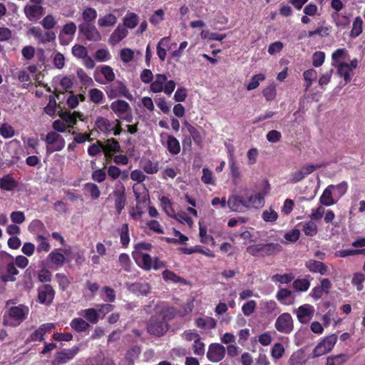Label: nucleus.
<instances>
[{"instance_id":"1","label":"nucleus","mask_w":365,"mask_h":365,"mask_svg":"<svg viewBox=\"0 0 365 365\" xmlns=\"http://www.w3.org/2000/svg\"><path fill=\"white\" fill-rule=\"evenodd\" d=\"M41 24L43 29L46 30H51L56 26L57 21L52 15L48 14L42 19ZM28 33L31 34L35 38L38 39L39 43L43 44L52 42L56 39L55 32L48 31L43 33V30L39 26L31 27L29 29Z\"/></svg>"},{"instance_id":"2","label":"nucleus","mask_w":365,"mask_h":365,"mask_svg":"<svg viewBox=\"0 0 365 365\" xmlns=\"http://www.w3.org/2000/svg\"><path fill=\"white\" fill-rule=\"evenodd\" d=\"M29 308L24 304L11 307L4 316L5 326L16 327L20 325L28 317Z\"/></svg>"},{"instance_id":"3","label":"nucleus","mask_w":365,"mask_h":365,"mask_svg":"<svg viewBox=\"0 0 365 365\" xmlns=\"http://www.w3.org/2000/svg\"><path fill=\"white\" fill-rule=\"evenodd\" d=\"M282 250L278 243L255 244L247 247L246 251L250 255L257 257H264L277 255Z\"/></svg>"},{"instance_id":"4","label":"nucleus","mask_w":365,"mask_h":365,"mask_svg":"<svg viewBox=\"0 0 365 365\" xmlns=\"http://www.w3.org/2000/svg\"><path fill=\"white\" fill-rule=\"evenodd\" d=\"M168 323L160 318V316H152L147 324L148 332L155 336H163L168 330Z\"/></svg>"},{"instance_id":"5","label":"nucleus","mask_w":365,"mask_h":365,"mask_svg":"<svg viewBox=\"0 0 365 365\" xmlns=\"http://www.w3.org/2000/svg\"><path fill=\"white\" fill-rule=\"evenodd\" d=\"M274 327L281 333L289 334L294 328L291 314L287 312L280 314L275 321Z\"/></svg>"},{"instance_id":"6","label":"nucleus","mask_w":365,"mask_h":365,"mask_svg":"<svg viewBox=\"0 0 365 365\" xmlns=\"http://www.w3.org/2000/svg\"><path fill=\"white\" fill-rule=\"evenodd\" d=\"M79 34L90 41H99L101 40V34L92 24H80L78 25Z\"/></svg>"},{"instance_id":"7","label":"nucleus","mask_w":365,"mask_h":365,"mask_svg":"<svg viewBox=\"0 0 365 365\" xmlns=\"http://www.w3.org/2000/svg\"><path fill=\"white\" fill-rule=\"evenodd\" d=\"M246 201L245 195H232L228 197L227 206L233 212H244L247 210H249Z\"/></svg>"},{"instance_id":"8","label":"nucleus","mask_w":365,"mask_h":365,"mask_svg":"<svg viewBox=\"0 0 365 365\" xmlns=\"http://www.w3.org/2000/svg\"><path fill=\"white\" fill-rule=\"evenodd\" d=\"M79 347L74 346L69 349H63L60 352H57L54 360L53 361V365H61L66 364L70 360L73 359L74 356L78 353Z\"/></svg>"},{"instance_id":"9","label":"nucleus","mask_w":365,"mask_h":365,"mask_svg":"<svg viewBox=\"0 0 365 365\" xmlns=\"http://www.w3.org/2000/svg\"><path fill=\"white\" fill-rule=\"evenodd\" d=\"M56 292L51 285L46 284L38 289V299L41 304L49 305L53 300Z\"/></svg>"},{"instance_id":"10","label":"nucleus","mask_w":365,"mask_h":365,"mask_svg":"<svg viewBox=\"0 0 365 365\" xmlns=\"http://www.w3.org/2000/svg\"><path fill=\"white\" fill-rule=\"evenodd\" d=\"M225 355V348L220 344L213 343L209 346L207 352V359L212 362L220 361Z\"/></svg>"},{"instance_id":"11","label":"nucleus","mask_w":365,"mask_h":365,"mask_svg":"<svg viewBox=\"0 0 365 365\" xmlns=\"http://www.w3.org/2000/svg\"><path fill=\"white\" fill-rule=\"evenodd\" d=\"M26 17L32 22H37L43 15L44 9L41 5L27 4L24 8Z\"/></svg>"},{"instance_id":"12","label":"nucleus","mask_w":365,"mask_h":365,"mask_svg":"<svg viewBox=\"0 0 365 365\" xmlns=\"http://www.w3.org/2000/svg\"><path fill=\"white\" fill-rule=\"evenodd\" d=\"M314 307L309 304L301 305L296 310L297 319L302 324H307L309 322L314 315Z\"/></svg>"},{"instance_id":"13","label":"nucleus","mask_w":365,"mask_h":365,"mask_svg":"<svg viewBox=\"0 0 365 365\" xmlns=\"http://www.w3.org/2000/svg\"><path fill=\"white\" fill-rule=\"evenodd\" d=\"M133 257L138 266L144 270L149 271L152 269L153 259L149 254L140 252L135 254L133 252Z\"/></svg>"},{"instance_id":"14","label":"nucleus","mask_w":365,"mask_h":365,"mask_svg":"<svg viewBox=\"0 0 365 365\" xmlns=\"http://www.w3.org/2000/svg\"><path fill=\"white\" fill-rule=\"evenodd\" d=\"M248 209L255 208L259 209L263 207L264 204V195L261 192H257L255 194H245Z\"/></svg>"},{"instance_id":"15","label":"nucleus","mask_w":365,"mask_h":365,"mask_svg":"<svg viewBox=\"0 0 365 365\" xmlns=\"http://www.w3.org/2000/svg\"><path fill=\"white\" fill-rule=\"evenodd\" d=\"M110 109L118 117L128 113L130 110L129 103L124 100H117L111 103Z\"/></svg>"},{"instance_id":"16","label":"nucleus","mask_w":365,"mask_h":365,"mask_svg":"<svg viewBox=\"0 0 365 365\" xmlns=\"http://www.w3.org/2000/svg\"><path fill=\"white\" fill-rule=\"evenodd\" d=\"M307 269L312 273H319L321 275H324L328 271V267L320 261L314 259H309L305 264Z\"/></svg>"},{"instance_id":"17","label":"nucleus","mask_w":365,"mask_h":365,"mask_svg":"<svg viewBox=\"0 0 365 365\" xmlns=\"http://www.w3.org/2000/svg\"><path fill=\"white\" fill-rule=\"evenodd\" d=\"M128 31L125 26L119 24L109 37L110 44L115 45L127 36Z\"/></svg>"},{"instance_id":"18","label":"nucleus","mask_w":365,"mask_h":365,"mask_svg":"<svg viewBox=\"0 0 365 365\" xmlns=\"http://www.w3.org/2000/svg\"><path fill=\"white\" fill-rule=\"evenodd\" d=\"M120 150V145L118 141L113 138H109L106 141V144H103V151L106 158H111L113 153H117Z\"/></svg>"},{"instance_id":"19","label":"nucleus","mask_w":365,"mask_h":365,"mask_svg":"<svg viewBox=\"0 0 365 365\" xmlns=\"http://www.w3.org/2000/svg\"><path fill=\"white\" fill-rule=\"evenodd\" d=\"M112 122L106 118L98 116L95 122L96 127L103 133L108 135L112 133Z\"/></svg>"},{"instance_id":"20","label":"nucleus","mask_w":365,"mask_h":365,"mask_svg":"<svg viewBox=\"0 0 365 365\" xmlns=\"http://www.w3.org/2000/svg\"><path fill=\"white\" fill-rule=\"evenodd\" d=\"M70 327L78 333L84 332L91 327L88 322L80 317L73 319L70 322Z\"/></svg>"},{"instance_id":"21","label":"nucleus","mask_w":365,"mask_h":365,"mask_svg":"<svg viewBox=\"0 0 365 365\" xmlns=\"http://www.w3.org/2000/svg\"><path fill=\"white\" fill-rule=\"evenodd\" d=\"M276 298L280 303L284 304H292L294 302L292 291L286 288H279L276 294Z\"/></svg>"},{"instance_id":"22","label":"nucleus","mask_w":365,"mask_h":365,"mask_svg":"<svg viewBox=\"0 0 365 365\" xmlns=\"http://www.w3.org/2000/svg\"><path fill=\"white\" fill-rule=\"evenodd\" d=\"M18 185L16 180L10 175H6L0 178V189L6 191H11Z\"/></svg>"},{"instance_id":"23","label":"nucleus","mask_w":365,"mask_h":365,"mask_svg":"<svg viewBox=\"0 0 365 365\" xmlns=\"http://www.w3.org/2000/svg\"><path fill=\"white\" fill-rule=\"evenodd\" d=\"M166 148L168 152L173 155H176L180 152V142L175 136L172 135H169L167 137Z\"/></svg>"},{"instance_id":"24","label":"nucleus","mask_w":365,"mask_h":365,"mask_svg":"<svg viewBox=\"0 0 365 365\" xmlns=\"http://www.w3.org/2000/svg\"><path fill=\"white\" fill-rule=\"evenodd\" d=\"M167 81L165 74H157L155 80L151 82L150 91L153 93H160L163 91L164 83Z\"/></svg>"},{"instance_id":"25","label":"nucleus","mask_w":365,"mask_h":365,"mask_svg":"<svg viewBox=\"0 0 365 365\" xmlns=\"http://www.w3.org/2000/svg\"><path fill=\"white\" fill-rule=\"evenodd\" d=\"M117 20L115 15L111 13L107 14L98 19V25L101 28L111 27L116 24Z\"/></svg>"},{"instance_id":"26","label":"nucleus","mask_w":365,"mask_h":365,"mask_svg":"<svg viewBox=\"0 0 365 365\" xmlns=\"http://www.w3.org/2000/svg\"><path fill=\"white\" fill-rule=\"evenodd\" d=\"M351 68L347 63H340L337 66V73L340 77L344 78V85L351 81Z\"/></svg>"},{"instance_id":"27","label":"nucleus","mask_w":365,"mask_h":365,"mask_svg":"<svg viewBox=\"0 0 365 365\" xmlns=\"http://www.w3.org/2000/svg\"><path fill=\"white\" fill-rule=\"evenodd\" d=\"M229 167L230 169V173H231L233 184L237 185L238 181L240 178V171L238 165L232 155H230V158L229 159Z\"/></svg>"},{"instance_id":"28","label":"nucleus","mask_w":365,"mask_h":365,"mask_svg":"<svg viewBox=\"0 0 365 365\" xmlns=\"http://www.w3.org/2000/svg\"><path fill=\"white\" fill-rule=\"evenodd\" d=\"M184 125L186 126L187 131L190 135V136L193 140L195 143L197 145H201L202 143V137L200 131L187 121H185Z\"/></svg>"},{"instance_id":"29","label":"nucleus","mask_w":365,"mask_h":365,"mask_svg":"<svg viewBox=\"0 0 365 365\" xmlns=\"http://www.w3.org/2000/svg\"><path fill=\"white\" fill-rule=\"evenodd\" d=\"M139 18L133 12H128L123 18V26L128 29H134L138 24Z\"/></svg>"},{"instance_id":"30","label":"nucleus","mask_w":365,"mask_h":365,"mask_svg":"<svg viewBox=\"0 0 365 365\" xmlns=\"http://www.w3.org/2000/svg\"><path fill=\"white\" fill-rule=\"evenodd\" d=\"M302 231L305 235L308 237H314L318 232V228L316 223L313 220H310L307 222H302Z\"/></svg>"},{"instance_id":"31","label":"nucleus","mask_w":365,"mask_h":365,"mask_svg":"<svg viewBox=\"0 0 365 365\" xmlns=\"http://www.w3.org/2000/svg\"><path fill=\"white\" fill-rule=\"evenodd\" d=\"M120 242L121 245L126 248L130 243L128 224L124 223L120 229Z\"/></svg>"},{"instance_id":"32","label":"nucleus","mask_w":365,"mask_h":365,"mask_svg":"<svg viewBox=\"0 0 365 365\" xmlns=\"http://www.w3.org/2000/svg\"><path fill=\"white\" fill-rule=\"evenodd\" d=\"M199 237L200 242L203 244H211L212 245H215V240L212 235H207V227L201 226L200 224L199 227Z\"/></svg>"},{"instance_id":"33","label":"nucleus","mask_w":365,"mask_h":365,"mask_svg":"<svg viewBox=\"0 0 365 365\" xmlns=\"http://www.w3.org/2000/svg\"><path fill=\"white\" fill-rule=\"evenodd\" d=\"M83 316L88 322L95 324H97L99 320V314L97 309L94 308L86 309L83 311Z\"/></svg>"},{"instance_id":"34","label":"nucleus","mask_w":365,"mask_h":365,"mask_svg":"<svg viewBox=\"0 0 365 365\" xmlns=\"http://www.w3.org/2000/svg\"><path fill=\"white\" fill-rule=\"evenodd\" d=\"M320 202L325 206H330L334 204L332 191L329 185L323 191L320 197Z\"/></svg>"},{"instance_id":"35","label":"nucleus","mask_w":365,"mask_h":365,"mask_svg":"<svg viewBox=\"0 0 365 365\" xmlns=\"http://www.w3.org/2000/svg\"><path fill=\"white\" fill-rule=\"evenodd\" d=\"M363 21L360 16L355 18L353 22L352 29L350 32L351 38H356L362 33Z\"/></svg>"},{"instance_id":"36","label":"nucleus","mask_w":365,"mask_h":365,"mask_svg":"<svg viewBox=\"0 0 365 365\" xmlns=\"http://www.w3.org/2000/svg\"><path fill=\"white\" fill-rule=\"evenodd\" d=\"M97 11L92 7L86 8L82 12V18L85 21L84 24H91L97 18Z\"/></svg>"},{"instance_id":"37","label":"nucleus","mask_w":365,"mask_h":365,"mask_svg":"<svg viewBox=\"0 0 365 365\" xmlns=\"http://www.w3.org/2000/svg\"><path fill=\"white\" fill-rule=\"evenodd\" d=\"M84 190L88 192L93 200H97L101 195V190L98 186L92 182H87L84 185Z\"/></svg>"},{"instance_id":"38","label":"nucleus","mask_w":365,"mask_h":365,"mask_svg":"<svg viewBox=\"0 0 365 365\" xmlns=\"http://www.w3.org/2000/svg\"><path fill=\"white\" fill-rule=\"evenodd\" d=\"M133 292L142 294L147 295L150 292V285L148 283L135 282L131 285Z\"/></svg>"},{"instance_id":"39","label":"nucleus","mask_w":365,"mask_h":365,"mask_svg":"<svg viewBox=\"0 0 365 365\" xmlns=\"http://www.w3.org/2000/svg\"><path fill=\"white\" fill-rule=\"evenodd\" d=\"M365 282V275L361 272H356L353 274L351 284L357 291H361L364 289L363 283Z\"/></svg>"},{"instance_id":"40","label":"nucleus","mask_w":365,"mask_h":365,"mask_svg":"<svg viewBox=\"0 0 365 365\" xmlns=\"http://www.w3.org/2000/svg\"><path fill=\"white\" fill-rule=\"evenodd\" d=\"M347 361V356L346 354H338L335 356H328L327 359L326 365H342Z\"/></svg>"},{"instance_id":"41","label":"nucleus","mask_w":365,"mask_h":365,"mask_svg":"<svg viewBox=\"0 0 365 365\" xmlns=\"http://www.w3.org/2000/svg\"><path fill=\"white\" fill-rule=\"evenodd\" d=\"M331 190H334V195L340 198L347 192L348 184L346 182L343 181L338 185H330Z\"/></svg>"},{"instance_id":"42","label":"nucleus","mask_w":365,"mask_h":365,"mask_svg":"<svg viewBox=\"0 0 365 365\" xmlns=\"http://www.w3.org/2000/svg\"><path fill=\"white\" fill-rule=\"evenodd\" d=\"M304 79L306 82V90H308L314 81L317 79V73L316 70L311 68L305 71L303 73Z\"/></svg>"},{"instance_id":"43","label":"nucleus","mask_w":365,"mask_h":365,"mask_svg":"<svg viewBox=\"0 0 365 365\" xmlns=\"http://www.w3.org/2000/svg\"><path fill=\"white\" fill-rule=\"evenodd\" d=\"M77 77L79 78L81 82L87 86H91L94 85V82L91 77H90L83 68H78L76 71Z\"/></svg>"},{"instance_id":"44","label":"nucleus","mask_w":365,"mask_h":365,"mask_svg":"<svg viewBox=\"0 0 365 365\" xmlns=\"http://www.w3.org/2000/svg\"><path fill=\"white\" fill-rule=\"evenodd\" d=\"M88 95L90 100L96 104L101 103L104 98L103 93L100 89L96 88H91L89 91Z\"/></svg>"},{"instance_id":"45","label":"nucleus","mask_w":365,"mask_h":365,"mask_svg":"<svg viewBox=\"0 0 365 365\" xmlns=\"http://www.w3.org/2000/svg\"><path fill=\"white\" fill-rule=\"evenodd\" d=\"M118 262L124 271L128 272L131 271L132 262L130 257L126 253H121L118 257Z\"/></svg>"},{"instance_id":"46","label":"nucleus","mask_w":365,"mask_h":365,"mask_svg":"<svg viewBox=\"0 0 365 365\" xmlns=\"http://www.w3.org/2000/svg\"><path fill=\"white\" fill-rule=\"evenodd\" d=\"M309 281L307 279H297L292 283L293 288L300 292H306L309 288Z\"/></svg>"},{"instance_id":"47","label":"nucleus","mask_w":365,"mask_h":365,"mask_svg":"<svg viewBox=\"0 0 365 365\" xmlns=\"http://www.w3.org/2000/svg\"><path fill=\"white\" fill-rule=\"evenodd\" d=\"M48 259L56 265L61 266L64 264L65 257L63 254L58 252L57 250L51 252L48 256Z\"/></svg>"},{"instance_id":"48","label":"nucleus","mask_w":365,"mask_h":365,"mask_svg":"<svg viewBox=\"0 0 365 365\" xmlns=\"http://www.w3.org/2000/svg\"><path fill=\"white\" fill-rule=\"evenodd\" d=\"M264 79L265 76L262 73L254 75L252 77L250 82L247 85V89L248 91H252L257 88L259 86V83L264 81Z\"/></svg>"},{"instance_id":"49","label":"nucleus","mask_w":365,"mask_h":365,"mask_svg":"<svg viewBox=\"0 0 365 365\" xmlns=\"http://www.w3.org/2000/svg\"><path fill=\"white\" fill-rule=\"evenodd\" d=\"M36 241L38 242V245L37 246V251L38 252H48L51 246L48 242L47 241V239L46 237L43 235H37L36 237Z\"/></svg>"},{"instance_id":"50","label":"nucleus","mask_w":365,"mask_h":365,"mask_svg":"<svg viewBox=\"0 0 365 365\" xmlns=\"http://www.w3.org/2000/svg\"><path fill=\"white\" fill-rule=\"evenodd\" d=\"M71 53L76 58L82 59L87 56L88 50L84 46L75 44L71 48Z\"/></svg>"},{"instance_id":"51","label":"nucleus","mask_w":365,"mask_h":365,"mask_svg":"<svg viewBox=\"0 0 365 365\" xmlns=\"http://www.w3.org/2000/svg\"><path fill=\"white\" fill-rule=\"evenodd\" d=\"M173 217L183 225H188L191 227L193 224L192 219L185 212H178Z\"/></svg>"},{"instance_id":"52","label":"nucleus","mask_w":365,"mask_h":365,"mask_svg":"<svg viewBox=\"0 0 365 365\" xmlns=\"http://www.w3.org/2000/svg\"><path fill=\"white\" fill-rule=\"evenodd\" d=\"M15 134L14 128L8 123H3L0 127V135L5 139L12 138Z\"/></svg>"},{"instance_id":"53","label":"nucleus","mask_w":365,"mask_h":365,"mask_svg":"<svg viewBox=\"0 0 365 365\" xmlns=\"http://www.w3.org/2000/svg\"><path fill=\"white\" fill-rule=\"evenodd\" d=\"M294 277L292 274H277L272 276V279L274 282H279L281 284H289L294 279Z\"/></svg>"},{"instance_id":"54","label":"nucleus","mask_w":365,"mask_h":365,"mask_svg":"<svg viewBox=\"0 0 365 365\" xmlns=\"http://www.w3.org/2000/svg\"><path fill=\"white\" fill-rule=\"evenodd\" d=\"M262 94L267 101L274 100L276 97V87L274 84L267 86L263 91Z\"/></svg>"},{"instance_id":"55","label":"nucleus","mask_w":365,"mask_h":365,"mask_svg":"<svg viewBox=\"0 0 365 365\" xmlns=\"http://www.w3.org/2000/svg\"><path fill=\"white\" fill-rule=\"evenodd\" d=\"M257 302L255 300H250L245 303L242 307V312L244 315L249 317L256 309Z\"/></svg>"},{"instance_id":"56","label":"nucleus","mask_w":365,"mask_h":365,"mask_svg":"<svg viewBox=\"0 0 365 365\" xmlns=\"http://www.w3.org/2000/svg\"><path fill=\"white\" fill-rule=\"evenodd\" d=\"M101 72L105 77L106 80L108 82L113 81L115 75L113 68L110 66L104 65L101 67Z\"/></svg>"},{"instance_id":"57","label":"nucleus","mask_w":365,"mask_h":365,"mask_svg":"<svg viewBox=\"0 0 365 365\" xmlns=\"http://www.w3.org/2000/svg\"><path fill=\"white\" fill-rule=\"evenodd\" d=\"M337 341V336L335 334L329 335L325 337L322 341V344L324 346L328 351H330Z\"/></svg>"},{"instance_id":"58","label":"nucleus","mask_w":365,"mask_h":365,"mask_svg":"<svg viewBox=\"0 0 365 365\" xmlns=\"http://www.w3.org/2000/svg\"><path fill=\"white\" fill-rule=\"evenodd\" d=\"M56 278L58 283L59 288L62 291L66 290L68 287L70 281L66 275L62 273H57L56 274Z\"/></svg>"},{"instance_id":"59","label":"nucleus","mask_w":365,"mask_h":365,"mask_svg":"<svg viewBox=\"0 0 365 365\" xmlns=\"http://www.w3.org/2000/svg\"><path fill=\"white\" fill-rule=\"evenodd\" d=\"M91 178L93 181L101 183L106 178V173L103 169H96L93 171Z\"/></svg>"},{"instance_id":"60","label":"nucleus","mask_w":365,"mask_h":365,"mask_svg":"<svg viewBox=\"0 0 365 365\" xmlns=\"http://www.w3.org/2000/svg\"><path fill=\"white\" fill-rule=\"evenodd\" d=\"M176 314V309L174 307H168L160 312V318L165 322H168L173 319Z\"/></svg>"},{"instance_id":"61","label":"nucleus","mask_w":365,"mask_h":365,"mask_svg":"<svg viewBox=\"0 0 365 365\" xmlns=\"http://www.w3.org/2000/svg\"><path fill=\"white\" fill-rule=\"evenodd\" d=\"M262 219L265 222H275L278 218V214L272 209L264 210L262 215Z\"/></svg>"},{"instance_id":"62","label":"nucleus","mask_w":365,"mask_h":365,"mask_svg":"<svg viewBox=\"0 0 365 365\" xmlns=\"http://www.w3.org/2000/svg\"><path fill=\"white\" fill-rule=\"evenodd\" d=\"M59 116L61 118L63 122L71 124V125L70 126L71 128H73V126L77 123L76 116L73 115V113H71L70 112H61L59 114Z\"/></svg>"},{"instance_id":"63","label":"nucleus","mask_w":365,"mask_h":365,"mask_svg":"<svg viewBox=\"0 0 365 365\" xmlns=\"http://www.w3.org/2000/svg\"><path fill=\"white\" fill-rule=\"evenodd\" d=\"M325 53L322 51H316L312 56V64L315 67L321 66L324 62Z\"/></svg>"},{"instance_id":"64","label":"nucleus","mask_w":365,"mask_h":365,"mask_svg":"<svg viewBox=\"0 0 365 365\" xmlns=\"http://www.w3.org/2000/svg\"><path fill=\"white\" fill-rule=\"evenodd\" d=\"M120 56L122 61L128 63L133 59L134 52L130 48H125L121 49Z\"/></svg>"}]
</instances>
